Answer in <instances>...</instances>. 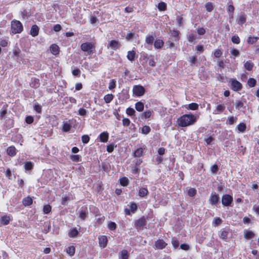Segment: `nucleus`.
Returning <instances> with one entry per match:
<instances>
[{"mask_svg": "<svg viewBox=\"0 0 259 259\" xmlns=\"http://www.w3.org/2000/svg\"><path fill=\"white\" fill-rule=\"evenodd\" d=\"M113 99V96L112 94H108L105 96L104 100L106 103H110Z\"/></svg>", "mask_w": 259, "mask_h": 259, "instance_id": "obj_34", "label": "nucleus"}, {"mask_svg": "<svg viewBox=\"0 0 259 259\" xmlns=\"http://www.w3.org/2000/svg\"><path fill=\"white\" fill-rule=\"evenodd\" d=\"M167 245V243L163 239H158L155 242V246L158 249H162Z\"/></svg>", "mask_w": 259, "mask_h": 259, "instance_id": "obj_9", "label": "nucleus"}, {"mask_svg": "<svg viewBox=\"0 0 259 259\" xmlns=\"http://www.w3.org/2000/svg\"><path fill=\"white\" fill-rule=\"evenodd\" d=\"M135 54L136 53L134 51H128L127 55V59L131 61H134L135 59Z\"/></svg>", "mask_w": 259, "mask_h": 259, "instance_id": "obj_24", "label": "nucleus"}, {"mask_svg": "<svg viewBox=\"0 0 259 259\" xmlns=\"http://www.w3.org/2000/svg\"><path fill=\"white\" fill-rule=\"evenodd\" d=\"M198 108V105L195 103H192L188 105V109L192 110H197Z\"/></svg>", "mask_w": 259, "mask_h": 259, "instance_id": "obj_40", "label": "nucleus"}, {"mask_svg": "<svg viewBox=\"0 0 259 259\" xmlns=\"http://www.w3.org/2000/svg\"><path fill=\"white\" fill-rule=\"evenodd\" d=\"M133 91L134 95L137 96H141L144 94L145 89L141 85H135Z\"/></svg>", "mask_w": 259, "mask_h": 259, "instance_id": "obj_6", "label": "nucleus"}, {"mask_svg": "<svg viewBox=\"0 0 259 259\" xmlns=\"http://www.w3.org/2000/svg\"><path fill=\"white\" fill-rule=\"evenodd\" d=\"M233 201V198L229 195L226 194L223 196L222 202L224 206H229Z\"/></svg>", "mask_w": 259, "mask_h": 259, "instance_id": "obj_5", "label": "nucleus"}, {"mask_svg": "<svg viewBox=\"0 0 259 259\" xmlns=\"http://www.w3.org/2000/svg\"><path fill=\"white\" fill-rule=\"evenodd\" d=\"M222 55V52L221 50L217 49L214 52V55L216 58H220Z\"/></svg>", "mask_w": 259, "mask_h": 259, "instance_id": "obj_56", "label": "nucleus"}, {"mask_svg": "<svg viewBox=\"0 0 259 259\" xmlns=\"http://www.w3.org/2000/svg\"><path fill=\"white\" fill-rule=\"evenodd\" d=\"M22 23L17 20H13L11 22V31L14 34L20 33L23 31Z\"/></svg>", "mask_w": 259, "mask_h": 259, "instance_id": "obj_2", "label": "nucleus"}, {"mask_svg": "<svg viewBox=\"0 0 259 259\" xmlns=\"http://www.w3.org/2000/svg\"><path fill=\"white\" fill-rule=\"evenodd\" d=\"M51 211V206L48 204L44 206L43 211L45 214H48Z\"/></svg>", "mask_w": 259, "mask_h": 259, "instance_id": "obj_39", "label": "nucleus"}, {"mask_svg": "<svg viewBox=\"0 0 259 259\" xmlns=\"http://www.w3.org/2000/svg\"><path fill=\"white\" fill-rule=\"evenodd\" d=\"M131 210L133 213H135L137 209V206L136 203H132L130 206Z\"/></svg>", "mask_w": 259, "mask_h": 259, "instance_id": "obj_52", "label": "nucleus"}, {"mask_svg": "<svg viewBox=\"0 0 259 259\" xmlns=\"http://www.w3.org/2000/svg\"><path fill=\"white\" fill-rule=\"evenodd\" d=\"M32 199L30 196H27L24 198L22 201L23 204L25 206L30 205L31 204H32Z\"/></svg>", "mask_w": 259, "mask_h": 259, "instance_id": "obj_15", "label": "nucleus"}, {"mask_svg": "<svg viewBox=\"0 0 259 259\" xmlns=\"http://www.w3.org/2000/svg\"><path fill=\"white\" fill-rule=\"evenodd\" d=\"M246 17L244 14H241L237 19L238 24L242 25L246 22Z\"/></svg>", "mask_w": 259, "mask_h": 259, "instance_id": "obj_19", "label": "nucleus"}, {"mask_svg": "<svg viewBox=\"0 0 259 259\" xmlns=\"http://www.w3.org/2000/svg\"><path fill=\"white\" fill-rule=\"evenodd\" d=\"M87 110L84 108H80L78 110V114L81 116H85L87 114Z\"/></svg>", "mask_w": 259, "mask_h": 259, "instance_id": "obj_61", "label": "nucleus"}, {"mask_svg": "<svg viewBox=\"0 0 259 259\" xmlns=\"http://www.w3.org/2000/svg\"><path fill=\"white\" fill-rule=\"evenodd\" d=\"M80 156L78 155H73L71 156V159L74 162H78L80 160Z\"/></svg>", "mask_w": 259, "mask_h": 259, "instance_id": "obj_53", "label": "nucleus"}, {"mask_svg": "<svg viewBox=\"0 0 259 259\" xmlns=\"http://www.w3.org/2000/svg\"><path fill=\"white\" fill-rule=\"evenodd\" d=\"M237 119V118L236 117L230 116L228 118L227 121L229 124L232 125L236 122Z\"/></svg>", "mask_w": 259, "mask_h": 259, "instance_id": "obj_35", "label": "nucleus"}, {"mask_svg": "<svg viewBox=\"0 0 259 259\" xmlns=\"http://www.w3.org/2000/svg\"><path fill=\"white\" fill-rule=\"evenodd\" d=\"M158 9L160 11H165L166 9V5L164 2H160L158 4Z\"/></svg>", "mask_w": 259, "mask_h": 259, "instance_id": "obj_32", "label": "nucleus"}, {"mask_svg": "<svg viewBox=\"0 0 259 259\" xmlns=\"http://www.w3.org/2000/svg\"><path fill=\"white\" fill-rule=\"evenodd\" d=\"M109 135L107 132H103L100 135V140L102 142H106L108 141Z\"/></svg>", "mask_w": 259, "mask_h": 259, "instance_id": "obj_18", "label": "nucleus"}, {"mask_svg": "<svg viewBox=\"0 0 259 259\" xmlns=\"http://www.w3.org/2000/svg\"><path fill=\"white\" fill-rule=\"evenodd\" d=\"M135 108L138 111H142L143 110L144 108V104L141 102H137L135 105Z\"/></svg>", "mask_w": 259, "mask_h": 259, "instance_id": "obj_23", "label": "nucleus"}, {"mask_svg": "<svg viewBox=\"0 0 259 259\" xmlns=\"http://www.w3.org/2000/svg\"><path fill=\"white\" fill-rule=\"evenodd\" d=\"M235 107L236 109H239L241 108H244V103L240 100H236L235 101Z\"/></svg>", "mask_w": 259, "mask_h": 259, "instance_id": "obj_33", "label": "nucleus"}, {"mask_svg": "<svg viewBox=\"0 0 259 259\" xmlns=\"http://www.w3.org/2000/svg\"><path fill=\"white\" fill-rule=\"evenodd\" d=\"M253 66V64L250 61H247L244 64V67L246 69H247V70H249V71L252 70Z\"/></svg>", "mask_w": 259, "mask_h": 259, "instance_id": "obj_26", "label": "nucleus"}, {"mask_svg": "<svg viewBox=\"0 0 259 259\" xmlns=\"http://www.w3.org/2000/svg\"><path fill=\"white\" fill-rule=\"evenodd\" d=\"M10 221V218L9 217L5 215L3 216L1 219V223L2 224L6 225H8Z\"/></svg>", "mask_w": 259, "mask_h": 259, "instance_id": "obj_22", "label": "nucleus"}, {"mask_svg": "<svg viewBox=\"0 0 259 259\" xmlns=\"http://www.w3.org/2000/svg\"><path fill=\"white\" fill-rule=\"evenodd\" d=\"M232 41L233 43L238 44L240 42V38L237 35H234L232 37Z\"/></svg>", "mask_w": 259, "mask_h": 259, "instance_id": "obj_47", "label": "nucleus"}, {"mask_svg": "<svg viewBox=\"0 0 259 259\" xmlns=\"http://www.w3.org/2000/svg\"><path fill=\"white\" fill-rule=\"evenodd\" d=\"M225 109V106L223 104H220L216 106L213 111V114H219L223 112Z\"/></svg>", "mask_w": 259, "mask_h": 259, "instance_id": "obj_13", "label": "nucleus"}, {"mask_svg": "<svg viewBox=\"0 0 259 259\" xmlns=\"http://www.w3.org/2000/svg\"><path fill=\"white\" fill-rule=\"evenodd\" d=\"M163 45V41L159 39H156L154 44L155 49H161Z\"/></svg>", "mask_w": 259, "mask_h": 259, "instance_id": "obj_21", "label": "nucleus"}, {"mask_svg": "<svg viewBox=\"0 0 259 259\" xmlns=\"http://www.w3.org/2000/svg\"><path fill=\"white\" fill-rule=\"evenodd\" d=\"M50 51L53 55H57L59 53V48L57 45L53 44L50 47Z\"/></svg>", "mask_w": 259, "mask_h": 259, "instance_id": "obj_14", "label": "nucleus"}, {"mask_svg": "<svg viewBox=\"0 0 259 259\" xmlns=\"http://www.w3.org/2000/svg\"><path fill=\"white\" fill-rule=\"evenodd\" d=\"M39 28L36 25L32 26L30 30V34L33 37L37 36L38 34Z\"/></svg>", "mask_w": 259, "mask_h": 259, "instance_id": "obj_12", "label": "nucleus"}, {"mask_svg": "<svg viewBox=\"0 0 259 259\" xmlns=\"http://www.w3.org/2000/svg\"><path fill=\"white\" fill-rule=\"evenodd\" d=\"M25 121L28 124H31L33 121V117L31 116H27L25 118Z\"/></svg>", "mask_w": 259, "mask_h": 259, "instance_id": "obj_58", "label": "nucleus"}, {"mask_svg": "<svg viewBox=\"0 0 259 259\" xmlns=\"http://www.w3.org/2000/svg\"><path fill=\"white\" fill-rule=\"evenodd\" d=\"M196 38V34L194 33H191L188 36V41L189 42H193Z\"/></svg>", "mask_w": 259, "mask_h": 259, "instance_id": "obj_46", "label": "nucleus"}, {"mask_svg": "<svg viewBox=\"0 0 259 259\" xmlns=\"http://www.w3.org/2000/svg\"><path fill=\"white\" fill-rule=\"evenodd\" d=\"M67 253L70 256H72L75 253V247L73 246H69L66 249Z\"/></svg>", "mask_w": 259, "mask_h": 259, "instance_id": "obj_25", "label": "nucleus"}, {"mask_svg": "<svg viewBox=\"0 0 259 259\" xmlns=\"http://www.w3.org/2000/svg\"><path fill=\"white\" fill-rule=\"evenodd\" d=\"M71 128V125L68 123H64L63 125V131L67 132L70 131Z\"/></svg>", "mask_w": 259, "mask_h": 259, "instance_id": "obj_42", "label": "nucleus"}, {"mask_svg": "<svg viewBox=\"0 0 259 259\" xmlns=\"http://www.w3.org/2000/svg\"><path fill=\"white\" fill-rule=\"evenodd\" d=\"M120 47V44L119 42L115 40H112L110 41L108 45V48L110 47L113 50H117Z\"/></svg>", "mask_w": 259, "mask_h": 259, "instance_id": "obj_11", "label": "nucleus"}, {"mask_svg": "<svg viewBox=\"0 0 259 259\" xmlns=\"http://www.w3.org/2000/svg\"><path fill=\"white\" fill-rule=\"evenodd\" d=\"M196 56H190L189 58V61L191 63V65L196 63Z\"/></svg>", "mask_w": 259, "mask_h": 259, "instance_id": "obj_55", "label": "nucleus"}, {"mask_svg": "<svg viewBox=\"0 0 259 259\" xmlns=\"http://www.w3.org/2000/svg\"><path fill=\"white\" fill-rule=\"evenodd\" d=\"M244 238L246 239H250L254 237V234L253 232L249 230H244Z\"/></svg>", "mask_w": 259, "mask_h": 259, "instance_id": "obj_16", "label": "nucleus"}, {"mask_svg": "<svg viewBox=\"0 0 259 259\" xmlns=\"http://www.w3.org/2000/svg\"><path fill=\"white\" fill-rule=\"evenodd\" d=\"M129 255L126 250L123 249L121 250L119 254V259H128Z\"/></svg>", "mask_w": 259, "mask_h": 259, "instance_id": "obj_20", "label": "nucleus"}, {"mask_svg": "<svg viewBox=\"0 0 259 259\" xmlns=\"http://www.w3.org/2000/svg\"><path fill=\"white\" fill-rule=\"evenodd\" d=\"M82 142L84 144H87L90 141V137L89 136L84 135L81 137Z\"/></svg>", "mask_w": 259, "mask_h": 259, "instance_id": "obj_45", "label": "nucleus"}, {"mask_svg": "<svg viewBox=\"0 0 259 259\" xmlns=\"http://www.w3.org/2000/svg\"><path fill=\"white\" fill-rule=\"evenodd\" d=\"M246 126L245 123L242 122L238 125V130L242 133H243L246 130Z\"/></svg>", "mask_w": 259, "mask_h": 259, "instance_id": "obj_28", "label": "nucleus"}, {"mask_svg": "<svg viewBox=\"0 0 259 259\" xmlns=\"http://www.w3.org/2000/svg\"><path fill=\"white\" fill-rule=\"evenodd\" d=\"M80 49L88 55H91L93 53L94 46L92 42H84L81 45Z\"/></svg>", "mask_w": 259, "mask_h": 259, "instance_id": "obj_3", "label": "nucleus"}, {"mask_svg": "<svg viewBox=\"0 0 259 259\" xmlns=\"http://www.w3.org/2000/svg\"><path fill=\"white\" fill-rule=\"evenodd\" d=\"M126 112L128 115L131 116V115H134V113L135 112V111L133 108H128L126 109Z\"/></svg>", "mask_w": 259, "mask_h": 259, "instance_id": "obj_60", "label": "nucleus"}, {"mask_svg": "<svg viewBox=\"0 0 259 259\" xmlns=\"http://www.w3.org/2000/svg\"><path fill=\"white\" fill-rule=\"evenodd\" d=\"M180 248L182 250L187 251L190 249V246L186 243L182 244L180 245Z\"/></svg>", "mask_w": 259, "mask_h": 259, "instance_id": "obj_54", "label": "nucleus"}, {"mask_svg": "<svg viewBox=\"0 0 259 259\" xmlns=\"http://www.w3.org/2000/svg\"><path fill=\"white\" fill-rule=\"evenodd\" d=\"M120 183L123 186H126L128 184V180L125 177L122 178L120 179Z\"/></svg>", "mask_w": 259, "mask_h": 259, "instance_id": "obj_37", "label": "nucleus"}, {"mask_svg": "<svg viewBox=\"0 0 259 259\" xmlns=\"http://www.w3.org/2000/svg\"><path fill=\"white\" fill-rule=\"evenodd\" d=\"M196 120V117L192 114H185L178 119L177 122L179 126L186 127L193 124Z\"/></svg>", "mask_w": 259, "mask_h": 259, "instance_id": "obj_1", "label": "nucleus"}, {"mask_svg": "<svg viewBox=\"0 0 259 259\" xmlns=\"http://www.w3.org/2000/svg\"><path fill=\"white\" fill-rule=\"evenodd\" d=\"M108 227L111 230H114L116 228V225L115 223L111 222L108 224Z\"/></svg>", "mask_w": 259, "mask_h": 259, "instance_id": "obj_51", "label": "nucleus"}, {"mask_svg": "<svg viewBox=\"0 0 259 259\" xmlns=\"http://www.w3.org/2000/svg\"><path fill=\"white\" fill-rule=\"evenodd\" d=\"M145 224L146 219L144 217H143L137 221L135 223V226L137 229L140 230L143 229Z\"/></svg>", "mask_w": 259, "mask_h": 259, "instance_id": "obj_8", "label": "nucleus"}, {"mask_svg": "<svg viewBox=\"0 0 259 259\" xmlns=\"http://www.w3.org/2000/svg\"><path fill=\"white\" fill-rule=\"evenodd\" d=\"M116 87V81L114 80V79H112L109 84L108 88L110 90H112L114 89Z\"/></svg>", "mask_w": 259, "mask_h": 259, "instance_id": "obj_48", "label": "nucleus"}, {"mask_svg": "<svg viewBox=\"0 0 259 259\" xmlns=\"http://www.w3.org/2000/svg\"><path fill=\"white\" fill-rule=\"evenodd\" d=\"M259 39L258 37H251L249 36L247 39V42L250 44H253L255 43Z\"/></svg>", "mask_w": 259, "mask_h": 259, "instance_id": "obj_36", "label": "nucleus"}, {"mask_svg": "<svg viewBox=\"0 0 259 259\" xmlns=\"http://www.w3.org/2000/svg\"><path fill=\"white\" fill-rule=\"evenodd\" d=\"M231 54L235 57H237L239 55V51L235 49H233L231 51Z\"/></svg>", "mask_w": 259, "mask_h": 259, "instance_id": "obj_63", "label": "nucleus"}, {"mask_svg": "<svg viewBox=\"0 0 259 259\" xmlns=\"http://www.w3.org/2000/svg\"><path fill=\"white\" fill-rule=\"evenodd\" d=\"M87 217L86 212L84 210H81L79 213V218L82 220H84Z\"/></svg>", "mask_w": 259, "mask_h": 259, "instance_id": "obj_49", "label": "nucleus"}, {"mask_svg": "<svg viewBox=\"0 0 259 259\" xmlns=\"http://www.w3.org/2000/svg\"><path fill=\"white\" fill-rule=\"evenodd\" d=\"M62 29V27L60 25V24H56L54 25V27H53V30L55 31V32H59Z\"/></svg>", "mask_w": 259, "mask_h": 259, "instance_id": "obj_62", "label": "nucleus"}, {"mask_svg": "<svg viewBox=\"0 0 259 259\" xmlns=\"http://www.w3.org/2000/svg\"><path fill=\"white\" fill-rule=\"evenodd\" d=\"M228 232L226 231L223 230L221 231L219 236L223 240H226L227 238Z\"/></svg>", "mask_w": 259, "mask_h": 259, "instance_id": "obj_38", "label": "nucleus"}, {"mask_svg": "<svg viewBox=\"0 0 259 259\" xmlns=\"http://www.w3.org/2000/svg\"><path fill=\"white\" fill-rule=\"evenodd\" d=\"M108 240L106 236H101L99 237V243L100 247L104 248L106 246Z\"/></svg>", "mask_w": 259, "mask_h": 259, "instance_id": "obj_10", "label": "nucleus"}, {"mask_svg": "<svg viewBox=\"0 0 259 259\" xmlns=\"http://www.w3.org/2000/svg\"><path fill=\"white\" fill-rule=\"evenodd\" d=\"M171 244L174 248H177L179 246V242L178 240L175 237L172 238Z\"/></svg>", "mask_w": 259, "mask_h": 259, "instance_id": "obj_30", "label": "nucleus"}, {"mask_svg": "<svg viewBox=\"0 0 259 259\" xmlns=\"http://www.w3.org/2000/svg\"><path fill=\"white\" fill-rule=\"evenodd\" d=\"M219 169L218 166L217 164H214L211 167V171L213 174H216Z\"/></svg>", "mask_w": 259, "mask_h": 259, "instance_id": "obj_59", "label": "nucleus"}, {"mask_svg": "<svg viewBox=\"0 0 259 259\" xmlns=\"http://www.w3.org/2000/svg\"><path fill=\"white\" fill-rule=\"evenodd\" d=\"M130 120L128 118H124L122 119V124L124 126H128L130 124Z\"/></svg>", "mask_w": 259, "mask_h": 259, "instance_id": "obj_57", "label": "nucleus"}, {"mask_svg": "<svg viewBox=\"0 0 259 259\" xmlns=\"http://www.w3.org/2000/svg\"><path fill=\"white\" fill-rule=\"evenodd\" d=\"M16 149L14 146H10L7 150V154L10 156H14L16 155Z\"/></svg>", "mask_w": 259, "mask_h": 259, "instance_id": "obj_17", "label": "nucleus"}, {"mask_svg": "<svg viewBox=\"0 0 259 259\" xmlns=\"http://www.w3.org/2000/svg\"><path fill=\"white\" fill-rule=\"evenodd\" d=\"M78 234V231L76 229H73L69 233V236L70 237H75L77 236Z\"/></svg>", "mask_w": 259, "mask_h": 259, "instance_id": "obj_41", "label": "nucleus"}, {"mask_svg": "<svg viewBox=\"0 0 259 259\" xmlns=\"http://www.w3.org/2000/svg\"><path fill=\"white\" fill-rule=\"evenodd\" d=\"M247 83L249 87L252 88L255 85L256 83V81L255 79L253 78H250L248 80Z\"/></svg>", "mask_w": 259, "mask_h": 259, "instance_id": "obj_31", "label": "nucleus"}, {"mask_svg": "<svg viewBox=\"0 0 259 259\" xmlns=\"http://www.w3.org/2000/svg\"><path fill=\"white\" fill-rule=\"evenodd\" d=\"M196 193V190L194 188H190L188 191V194L190 197H193Z\"/></svg>", "mask_w": 259, "mask_h": 259, "instance_id": "obj_44", "label": "nucleus"}, {"mask_svg": "<svg viewBox=\"0 0 259 259\" xmlns=\"http://www.w3.org/2000/svg\"><path fill=\"white\" fill-rule=\"evenodd\" d=\"M219 199L220 198L219 195L216 193H214L211 194L208 201L209 203L212 205H216L218 203Z\"/></svg>", "mask_w": 259, "mask_h": 259, "instance_id": "obj_7", "label": "nucleus"}, {"mask_svg": "<svg viewBox=\"0 0 259 259\" xmlns=\"http://www.w3.org/2000/svg\"><path fill=\"white\" fill-rule=\"evenodd\" d=\"M143 152V150L141 148L138 149L136 150L134 152V156L135 157H140L141 155H142Z\"/></svg>", "mask_w": 259, "mask_h": 259, "instance_id": "obj_50", "label": "nucleus"}, {"mask_svg": "<svg viewBox=\"0 0 259 259\" xmlns=\"http://www.w3.org/2000/svg\"><path fill=\"white\" fill-rule=\"evenodd\" d=\"M222 223V220L220 218H215L213 219L212 224L214 227L220 225Z\"/></svg>", "mask_w": 259, "mask_h": 259, "instance_id": "obj_29", "label": "nucleus"}, {"mask_svg": "<svg viewBox=\"0 0 259 259\" xmlns=\"http://www.w3.org/2000/svg\"><path fill=\"white\" fill-rule=\"evenodd\" d=\"M231 88L234 91H240L242 88V84L236 79H232L231 80Z\"/></svg>", "mask_w": 259, "mask_h": 259, "instance_id": "obj_4", "label": "nucleus"}, {"mask_svg": "<svg viewBox=\"0 0 259 259\" xmlns=\"http://www.w3.org/2000/svg\"><path fill=\"white\" fill-rule=\"evenodd\" d=\"M33 163L30 161H27L24 164V168L26 170H30L33 168Z\"/></svg>", "mask_w": 259, "mask_h": 259, "instance_id": "obj_27", "label": "nucleus"}, {"mask_svg": "<svg viewBox=\"0 0 259 259\" xmlns=\"http://www.w3.org/2000/svg\"><path fill=\"white\" fill-rule=\"evenodd\" d=\"M205 7L208 12H211L213 8L212 3L209 2L205 4Z\"/></svg>", "mask_w": 259, "mask_h": 259, "instance_id": "obj_43", "label": "nucleus"}, {"mask_svg": "<svg viewBox=\"0 0 259 259\" xmlns=\"http://www.w3.org/2000/svg\"><path fill=\"white\" fill-rule=\"evenodd\" d=\"M114 148V145L113 144H110L107 146V151L108 152L111 153L113 151Z\"/></svg>", "mask_w": 259, "mask_h": 259, "instance_id": "obj_64", "label": "nucleus"}]
</instances>
